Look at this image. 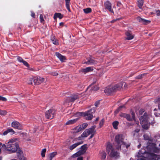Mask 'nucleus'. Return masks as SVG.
Listing matches in <instances>:
<instances>
[{
    "label": "nucleus",
    "instance_id": "nucleus-58",
    "mask_svg": "<svg viewBox=\"0 0 160 160\" xmlns=\"http://www.w3.org/2000/svg\"><path fill=\"white\" fill-rule=\"evenodd\" d=\"M83 138L81 136H80L78 138V140H81L82 139V138Z\"/></svg>",
    "mask_w": 160,
    "mask_h": 160
},
{
    "label": "nucleus",
    "instance_id": "nucleus-19",
    "mask_svg": "<svg viewBox=\"0 0 160 160\" xmlns=\"http://www.w3.org/2000/svg\"><path fill=\"white\" fill-rule=\"evenodd\" d=\"M17 60H18L21 62H22L23 64L26 67H27L28 68H29V64L28 63L26 62V61H24V60L23 59L19 57H18L17 58Z\"/></svg>",
    "mask_w": 160,
    "mask_h": 160
},
{
    "label": "nucleus",
    "instance_id": "nucleus-4",
    "mask_svg": "<svg viewBox=\"0 0 160 160\" xmlns=\"http://www.w3.org/2000/svg\"><path fill=\"white\" fill-rule=\"evenodd\" d=\"M124 82H120L114 86L110 85L106 88L104 90V92L107 94H110L112 92L120 89Z\"/></svg>",
    "mask_w": 160,
    "mask_h": 160
},
{
    "label": "nucleus",
    "instance_id": "nucleus-29",
    "mask_svg": "<svg viewBox=\"0 0 160 160\" xmlns=\"http://www.w3.org/2000/svg\"><path fill=\"white\" fill-rule=\"evenodd\" d=\"M63 17V15L60 13H55L54 15L53 18L54 19H56L57 18H58L61 19Z\"/></svg>",
    "mask_w": 160,
    "mask_h": 160
},
{
    "label": "nucleus",
    "instance_id": "nucleus-14",
    "mask_svg": "<svg viewBox=\"0 0 160 160\" xmlns=\"http://www.w3.org/2000/svg\"><path fill=\"white\" fill-rule=\"evenodd\" d=\"M143 0H137V5L140 9L139 10H138V11L141 12L143 10L142 8L143 4Z\"/></svg>",
    "mask_w": 160,
    "mask_h": 160
},
{
    "label": "nucleus",
    "instance_id": "nucleus-22",
    "mask_svg": "<svg viewBox=\"0 0 160 160\" xmlns=\"http://www.w3.org/2000/svg\"><path fill=\"white\" fill-rule=\"evenodd\" d=\"M55 55L59 60L62 62H63L66 59V58L64 56L62 55L59 52H56Z\"/></svg>",
    "mask_w": 160,
    "mask_h": 160
},
{
    "label": "nucleus",
    "instance_id": "nucleus-62",
    "mask_svg": "<svg viewBox=\"0 0 160 160\" xmlns=\"http://www.w3.org/2000/svg\"><path fill=\"white\" fill-rule=\"evenodd\" d=\"M2 159V157H0V160H1Z\"/></svg>",
    "mask_w": 160,
    "mask_h": 160
},
{
    "label": "nucleus",
    "instance_id": "nucleus-37",
    "mask_svg": "<svg viewBox=\"0 0 160 160\" xmlns=\"http://www.w3.org/2000/svg\"><path fill=\"white\" fill-rule=\"evenodd\" d=\"M88 125V124L87 123H84L80 125L81 127V128L82 130L85 129L87 127Z\"/></svg>",
    "mask_w": 160,
    "mask_h": 160
},
{
    "label": "nucleus",
    "instance_id": "nucleus-15",
    "mask_svg": "<svg viewBox=\"0 0 160 160\" xmlns=\"http://www.w3.org/2000/svg\"><path fill=\"white\" fill-rule=\"evenodd\" d=\"M81 97L80 95L75 94L72 95L70 98V100L68 101V102H73L76 99L79 98Z\"/></svg>",
    "mask_w": 160,
    "mask_h": 160
},
{
    "label": "nucleus",
    "instance_id": "nucleus-1",
    "mask_svg": "<svg viewBox=\"0 0 160 160\" xmlns=\"http://www.w3.org/2000/svg\"><path fill=\"white\" fill-rule=\"evenodd\" d=\"M2 148L5 149L6 150L10 152V153H13L16 152L19 148V145L17 142V139L13 138L9 140L6 145L3 144Z\"/></svg>",
    "mask_w": 160,
    "mask_h": 160
},
{
    "label": "nucleus",
    "instance_id": "nucleus-53",
    "mask_svg": "<svg viewBox=\"0 0 160 160\" xmlns=\"http://www.w3.org/2000/svg\"><path fill=\"white\" fill-rule=\"evenodd\" d=\"M77 160H83V158L82 157L80 156L78 158Z\"/></svg>",
    "mask_w": 160,
    "mask_h": 160
},
{
    "label": "nucleus",
    "instance_id": "nucleus-27",
    "mask_svg": "<svg viewBox=\"0 0 160 160\" xmlns=\"http://www.w3.org/2000/svg\"><path fill=\"white\" fill-rule=\"evenodd\" d=\"M93 70L92 67H88L82 70V72L85 73L88 72L92 71Z\"/></svg>",
    "mask_w": 160,
    "mask_h": 160
},
{
    "label": "nucleus",
    "instance_id": "nucleus-6",
    "mask_svg": "<svg viewBox=\"0 0 160 160\" xmlns=\"http://www.w3.org/2000/svg\"><path fill=\"white\" fill-rule=\"evenodd\" d=\"M139 120L142 128L146 129H148L149 123L148 121V117L147 113H144V115L139 118Z\"/></svg>",
    "mask_w": 160,
    "mask_h": 160
},
{
    "label": "nucleus",
    "instance_id": "nucleus-55",
    "mask_svg": "<svg viewBox=\"0 0 160 160\" xmlns=\"http://www.w3.org/2000/svg\"><path fill=\"white\" fill-rule=\"evenodd\" d=\"M95 134V133H93V134H91V135L90 136L89 138V139L92 138L93 137Z\"/></svg>",
    "mask_w": 160,
    "mask_h": 160
},
{
    "label": "nucleus",
    "instance_id": "nucleus-9",
    "mask_svg": "<svg viewBox=\"0 0 160 160\" xmlns=\"http://www.w3.org/2000/svg\"><path fill=\"white\" fill-rule=\"evenodd\" d=\"M55 111L53 109H50L45 112V117L48 119H52L55 116Z\"/></svg>",
    "mask_w": 160,
    "mask_h": 160
},
{
    "label": "nucleus",
    "instance_id": "nucleus-30",
    "mask_svg": "<svg viewBox=\"0 0 160 160\" xmlns=\"http://www.w3.org/2000/svg\"><path fill=\"white\" fill-rule=\"evenodd\" d=\"M89 135L87 130L86 129L81 135V137L83 138L87 137Z\"/></svg>",
    "mask_w": 160,
    "mask_h": 160
},
{
    "label": "nucleus",
    "instance_id": "nucleus-52",
    "mask_svg": "<svg viewBox=\"0 0 160 160\" xmlns=\"http://www.w3.org/2000/svg\"><path fill=\"white\" fill-rule=\"evenodd\" d=\"M99 103H100V102L99 101H97L95 103V106H96V107H97L98 106V105H99Z\"/></svg>",
    "mask_w": 160,
    "mask_h": 160
},
{
    "label": "nucleus",
    "instance_id": "nucleus-16",
    "mask_svg": "<svg viewBox=\"0 0 160 160\" xmlns=\"http://www.w3.org/2000/svg\"><path fill=\"white\" fill-rule=\"evenodd\" d=\"M83 143V141H81L79 142H77V143H76L70 146L69 147V149L72 151L74 148H75L77 147L78 146L82 144Z\"/></svg>",
    "mask_w": 160,
    "mask_h": 160
},
{
    "label": "nucleus",
    "instance_id": "nucleus-44",
    "mask_svg": "<svg viewBox=\"0 0 160 160\" xmlns=\"http://www.w3.org/2000/svg\"><path fill=\"white\" fill-rule=\"evenodd\" d=\"M40 19L41 22H43L44 21L43 15L42 14H40Z\"/></svg>",
    "mask_w": 160,
    "mask_h": 160
},
{
    "label": "nucleus",
    "instance_id": "nucleus-2",
    "mask_svg": "<svg viewBox=\"0 0 160 160\" xmlns=\"http://www.w3.org/2000/svg\"><path fill=\"white\" fill-rule=\"evenodd\" d=\"M124 136L122 134H118L115 136V141L117 144L116 146L117 149H121L122 147V149H124L125 148L127 149L130 146L129 144H127L124 141Z\"/></svg>",
    "mask_w": 160,
    "mask_h": 160
},
{
    "label": "nucleus",
    "instance_id": "nucleus-41",
    "mask_svg": "<svg viewBox=\"0 0 160 160\" xmlns=\"http://www.w3.org/2000/svg\"><path fill=\"white\" fill-rule=\"evenodd\" d=\"M7 112L5 110H0V115H5L6 114Z\"/></svg>",
    "mask_w": 160,
    "mask_h": 160
},
{
    "label": "nucleus",
    "instance_id": "nucleus-36",
    "mask_svg": "<svg viewBox=\"0 0 160 160\" xmlns=\"http://www.w3.org/2000/svg\"><path fill=\"white\" fill-rule=\"evenodd\" d=\"M84 12L86 13H88L92 11V9L90 8H87L83 9Z\"/></svg>",
    "mask_w": 160,
    "mask_h": 160
},
{
    "label": "nucleus",
    "instance_id": "nucleus-48",
    "mask_svg": "<svg viewBox=\"0 0 160 160\" xmlns=\"http://www.w3.org/2000/svg\"><path fill=\"white\" fill-rule=\"evenodd\" d=\"M144 112L143 109H141L139 111V114L140 115H142Z\"/></svg>",
    "mask_w": 160,
    "mask_h": 160
},
{
    "label": "nucleus",
    "instance_id": "nucleus-31",
    "mask_svg": "<svg viewBox=\"0 0 160 160\" xmlns=\"http://www.w3.org/2000/svg\"><path fill=\"white\" fill-rule=\"evenodd\" d=\"M51 40L53 44L57 45L59 44L58 41L57 39H55L54 37H52L51 38Z\"/></svg>",
    "mask_w": 160,
    "mask_h": 160
},
{
    "label": "nucleus",
    "instance_id": "nucleus-23",
    "mask_svg": "<svg viewBox=\"0 0 160 160\" xmlns=\"http://www.w3.org/2000/svg\"><path fill=\"white\" fill-rule=\"evenodd\" d=\"M99 154L101 160H103L106 158L107 154L105 151L103 150L100 151L99 152Z\"/></svg>",
    "mask_w": 160,
    "mask_h": 160
},
{
    "label": "nucleus",
    "instance_id": "nucleus-45",
    "mask_svg": "<svg viewBox=\"0 0 160 160\" xmlns=\"http://www.w3.org/2000/svg\"><path fill=\"white\" fill-rule=\"evenodd\" d=\"M127 114H126V113H121L120 114V116L121 117H123L124 118H126Z\"/></svg>",
    "mask_w": 160,
    "mask_h": 160
},
{
    "label": "nucleus",
    "instance_id": "nucleus-10",
    "mask_svg": "<svg viewBox=\"0 0 160 160\" xmlns=\"http://www.w3.org/2000/svg\"><path fill=\"white\" fill-rule=\"evenodd\" d=\"M11 126L13 128L18 130H21L22 129V125L18 122L17 121H14L11 123Z\"/></svg>",
    "mask_w": 160,
    "mask_h": 160
},
{
    "label": "nucleus",
    "instance_id": "nucleus-40",
    "mask_svg": "<svg viewBox=\"0 0 160 160\" xmlns=\"http://www.w3.org/2000/svg\"><path fill=\"white\" fill-rule=\"evenodd\" d=\"M46 151V149L44 148L42 150L41 152V155L42 157H44L45 156V153Z\"/></svg>",
    "mask_w": 160,
    "mask_h": 160
},
{
    "label": "nucleus",
    "instance_id": "nucleus-61",
    "mask_svg": "<svg viewBox=\"0 0 160 160\" xmlns=\"http://www.w3.org/2000/svg\"><path fill=\"white\" fill-rule=\"evenodd\" d=\"M99 119V118H97L96 119V121H98Z\"/></svg>",
    "mask_w": 160,
    "mask_h": 160
},
{
    "label": "nucleus",
    "instance_id": "nucleus-25",
    "mask_svg": "<svg viewBox=\"0 0 160 160\" xmlns=\"http://www.w3.org/2000/svg\"><path fill=\"white\" fill-rule=\"evenodd\" d=\"M95 128L96 126H93L91 128L88 129H87L89 135L91 134L95 133L96 131L95 130Z\"/></svg>",
    "mask_w": 160,
    "mask_h": 160
},
{
    "label": "nucleus",
    "instance_id": "nucleus-3",
    "mask_svg": "<svg viewBox=\"0 0 160 160\" xmlns=\"http://www.w3.org/2000/svg\"><path fill=\"white\" fill-rule=\"evenodd\" d=\"M106 151L109 153V155L112 158H117L119 156V154L118 152L114 149L112 144L109 142L107 143L106 146Z\"/></svg>",
    "mask_w": 160,
    "mask_h": 160
},
{
    "label": "nucleus",
    "instance_id": "nucleus-46",
    "mask_svg": "<svg viewBox=\"0 0 160 160\" xmlns=\"http://www.w3.org/2000/svg\"><path fill=\"white\" fill-rule=\"evenodd\" d=\"M104 120L103 119H102L100 121V123H99V125H100V127H102L103 126V123H104Z\"/></svg>",
    "mask_w": 160,
    "mask_h": 160
},
{
    "label": "nucleus",
    "instance_id": "nucleus-49",
    "mask_svg": "<svg viewBox=\"0 0 160 160\" xmlns=\"http://www.w3.org/2000/svg\"><path fill=\"white\" fill-rule=\"evenodd\" d=\"M144 139L145 140H148L149 139V137L146 135H144L143 136Z\"/></svg>",
    "mask_w": 160,
    "mask_h": 160
},
{
    "label": "nucleus",
    "instance_id": "nucleus-51",
    "mask_svg": "<svg viewBox=\"0 0 160 160\" xmlns=\"http://www.w3.org/2000/svg\"><path fill=\"white\" fill-rule=\"evenodd\" d=\"M144 75L143 74L139 75L138 76H137L136 78L137 79H141L142 77V76Z\"/></svg>",
    "mask_w": 160,
    "mask_h": 160
},
{
    "label": "nucleus",
    "instance_id": "nucleus-35",
    "mask_svg": "<svg viewBox=\"0 0 160 160\" xmlns=\"http://www.w3.org/2000/svg\"><path fill=\"white\" fill-rule=\"evenodd\" d=\"M57 153V152H56L51 153L49 155V160H52V158L56 155Z\"/></svg>",
    "mask_w": 160,
    "mask_h": 160
},
{
    "label": "nucleus",
    "instance_id": "nucleus-5",
    "mask_svg": "<svg viewBox=\"0 0 160 160\" xmlns=\"http://www.w3.org/2000/svg\"><path fill=\"white\" fill-rule=\"evenodd\" d=\"M95 111V108L91 109L84 112H78L76 113L75 115L79 117L78 118H79L80 116H83L85 117L86 119L90 120L93 117L92 114L94 113Z\"/></svg>",
    "mask_w": 160,
    "mask_h": 160
},
{
    "label": "nucleus",
    "instance_id": "nucleus-32",
    "mask_svg": "<svg viewBox=\"0 0 160 160\" xmlns=\"http://www.w3.org/2000/svg\"><path fill=\"white\" fill-rule=\"evenodd\" d=\"M119 124L118 122L117 121H114L113 123H112V126L113 127V128L115 129H118V126Z\"/></svg>",
    "mask_w": 160,
    "mask_h": 160
},
{
    "label": "nucleus",
    "instance_id": "nucleus-54",
    "mask_svg": "<svg viewBox=\"0 0 160 160\" xmlns=\"http://www.w3.org/2000/svg\"><path fill=\"white\" fill-rule=\"evenodd\" d=\"M31 12V15L32 17L33 18H35V13L32 11Z\"/></svg>",
    "mask_w": 160,
    "mask_h": 160
},
{
    "label": "nucleus",
    "instance_id": "nucleus-7",
    "mask_svg": "<svg viewBox=\"0 0 160 160\" xmlns=\"http://www.w3.org/2000/svg\"><path fill=\"white\" fill-rule=\"evenodd\" d=\"M150 153L146 152L144 149H142L139 150L137 155L138 159L146 160V158L149 157Z\"/></svg>",
    "mask_w": 160,
    "mask_h": 160
},
{
    "label": "nucleus",
    "instance_id": "nucleus-20",
    "mask_svg": "<svg viewBox=\"0 0 160 160\" xmlns=\"http://www.w3.org/2000/svg\"><path fill=\"white\" fill-rule=\"evenodd\" d=\"M132 117L131 118L129 114H128L125 118H126V119L128 121H131L132 120H134V121H135V116L134 112H132Z\"/></svg>",
    "mask_w": 160,
    "mask_h": 160
},
{
    "label": "nucleus",
    "instance_id": "nucleus-38",
    "mask_svg": "<svg viewBox=\"0 0 160 160\" xmlns=\"http://www.w3.org/2000/svg\"><path fill=\"white\" fill-rule=\"evenodd\" d=\"M125 106L124 105H122L121 106H120L115 111V113L116 114L122 108H124Z\"/></svg>",
    "mask_w": 160,
    "mask_h": 160
},
{
    "label": "nucleus",
    "instance_id": "nucleus-11",
    "mask_svg": "<svg viewBox=\"0 0 160 160\" xmlns=\"http://www.w3.org/2000/svg\"><path fill=\"white\" fill-rule=\"evenodd\" d=\"M104 6L106 9H108L110 12L114 13L111 7V3L109 1H107L105 2L104 3Z\"/></svg>",
    "mask_w": 160,
    "mask_h": 160
},
{
    "label": "nucleus",
    "instance_id": "nucleus-33",
    "mask_svg": "<svg viewBox=\"0 0 160 160\" xmlns=\"http://www.w3.org/2000/svg\"><path fill=\"white\" fill-rule=\"evenodd\" d=\"M70 1V0H65L66 7L69 12H70L69 6Z\"/></svg>",
    "mask_w": 160,
    "mask_h": 160
},
{
    "label": "nucleus",
    "instance_id": "nucleus-47",
    "mask_svg": "<svg viewBox=\"0 0 160 160\" xmlns=\"http://www.w3.org/2000/svg\"><path fill=\"white\" fill-rule=\"evenodd\" d=\"M0 100H2L3 101H6L7 99L5 97H2V96H0Z\"/></svg>",
    "mask_w": 160,
    "mask_h": 160
},
{
    "label": "nucleus",
    "instance_id": "nucleus-12",
    "mask_svg": "<svg viewBox=\"0 0 160 160\" xmlns=\"http://www.w3.org/2000/svg\"><path fill=\"white\" fill-rule=\"evenodd\" d=\"M44 79L41 77L34 78L33 79V81L35 84L38 85L44 81Z\"/></svg>",
    "mask_w": 160,
    "mask_h": 160
},
{
    "label": "nucleus",
    "instance_id": "nucleus-24",
    "mask_svg": "<svg viewBox=\"0 0 160 160\" xmlns=\"http://www.w3.org/2000/svg\"><path fill=\"white\" fill-rule=\"evenodd\" d=\"M79 119V118H76L73 120H69L66 122V125H71L75 123Z\"/></svg>",
    "mask_w": 160,
    "mask_h": 160
},
{
    "label": "nucleus",
    "instance_id": "nucleus-63",
    "mask_svg": "<svg viewBox=\"0 0 160 160\" xmlns=\"http://www.w3.org/2000/svg\"><path fill=\"white\" fill-rule=\"evenodd\" d=\"M151 14H152L153 13L152 12H151Z\"/></svg>",
    "mask_w": 160,
    "mask_h": 160
},
{
    "label": "nucleus",
    "instance_id": "nucleus-64",
    "mask_svg": "<svg viewBox=\"0 0 160 160\" xmlns=\"http://www.w3.org/2000/svg\"><path fill=\"white\" fill-rule=\"evenodd\" d=\"M28 84H32V82H31V83H28Z\"/></svg>",
    "mask_w": 160,
    "mask_h": 160
},
{
    "label": "nucleus",
    "instance_id": "nucleus-26",
    "mask_svg": "<svg viewBox=\"0 0 160 160\" xmlns=\"http://www.w3.org/2000/svg\"><path fill=\"white\" fill-rule=\"evenodd\" d=\"M9 132H11V134H13L15 133V132L12 128H9L5 131L3 133L4 135H6Z\"/></svg>",
    "mask_w": 160,
    "mask_h": 160
},
{
    "label": "nucleus",
    "instance_id": "nucleus-50",
    "mask_svg": "<svg viewBox=\"0 0 160 160\" xmlns=\"http://www.w3.org/2000/svg\"><path fill=\"white\" fill-rule=\"evenodd\" d=\"M157 15L158 16H160V10H158L156 11Z\"/></svg>",
    "mask_w": 160,
    "mask_h": 160
},
{
    "label": "nucleus",
    "instance_id": "nucleus-8",
    "mask_svg": "<svg viewBox=\"0 0 160 160\" xmlns=\"http://www.w3.org/2000/svg\"><path fill=\"white\" fill-rule=\"evenodd\" d=\"M86 150V145H82L81 147V150H79L72 155V158H75L77 157H78L80 155L83 154L85 152Z\"/></svg>",
    "mask_w": 160,
    "mask_h": 160
},
{
    "label": "nucleus",
    "instance_id": "nucleus-60",
    "mask_svg": "<svg viewBox=\"0 0 160 160\" xmlns=\"http://www.w3.org/2000/svg\"><path fill=\"white\" fill-rule=\"evenodd\" d=\"M21 160H26V159L24 157H22L21 159Z\"/></svg>",
    "mask_w": 160,
    "mask_h": 160
},
{
    "label": "nucleus",
    "instance_id": "nucleus-42",
    "mask_svg": "<svg viewBox=\"0 0 160 160\" xmlns=\"http://www.w3.org/2000/svg\"><path fill=\"white\" fill-rule=\"evenodd\" d=\"M139 131H140V129H138V128H137L136 129H135L133 132V136H135V133L136 132L137 133H138L139 132Z\"/></svg>",
    "mask_w": 160,
    "mask_h": 160
},
{
    "label": "nucleus",
    "instance_id": "nucleus-17",
    "mask_svg": "<svg viewBox=\"0 0 160 160\" xmlns=\"http://www.w3.org/2000/svg\"><path fill=\"white\" fill-rule=\"evenodd\" d=\"M87 90L90 89L92 92H94L98 90L99 89V87L97 85L93 86L91 85L87 88Z\"/></svg>",
    "mask_w": 160,
    "mask_h": 160
},
{
    "label": "nucleus",
    "instance_id": "nucleus-39",
    "mask_svg": "<svg viewBox=\"0 0 160 160\" xmlns=\"http://www.w3.org/2000/svg\"><path fill=\"white\" fill-rule=\"evenodd\" d=\"M150 21L149 20H147L143 19L142 23L143 24H147L150 23Z\"/></svg>",
    "mask_w": 160,
    "mask_h": 160
},
{
    "label": "nucleus",
    "instance_id": "nucleus-59",
    "mask_svg": "<svg viewBox=\"0 0 160 160\" xmlns=\"http://www.w3.org/2000/svg\"><path fill=\"white\" fill-rule=\"evenodd\" d=\"M64 23L63 22H60V23H59V24H60V26H61V25H63Z\"/></svg>",
    "mask_w": 160,
    "mask_h": 160
},
{
    "label": "nucleus",
    "instance_id": "nucleus-18",
    "mask_svg": "<svg viewBox=\"0 0 160 160\" xmlns=\"http://www.w3.org/2000/svg\"><path fill=\"white\" fill-rule=\"evenodd\" d=\"M127 36L126 39L127 40H131L133 38L134 36L132 35L130 31H127L125 33Z\"/></svg>",
    "mask_w": 160,
    "mask_h": 160
},
{
    "label": "nucleus",
    "instance_id": "nucleus-21",
    "mask_svg": "<svg viewBox=\"0 0 160 160\" xmlns=\"http://www.w3.org/2000/svg\"><path fill=\"white\" fill-rule=\"evenodd\" d=\"M55 55L59 60L62 62H63L66 59V58L64 56L62 55L59 52H56Z\"/></svg>",
    "mask_w": 160,
    "mask_h": 160
},
{
    "label": "nucleus",
    "instance_id": "nucleus-34",
    "mask_svg": "<svg viewBox=\"0 0 160 160\" xmlns=\"http://www.w3.org/2000/svg\"><path fill=\"white\" fill-rule=\"evenodd\" d=\"M155 103L157 104L158 108L160 109V96L158 97L155 100Z\"/></svg>",
    "mask_w": 160,
    "mask_h": 160
},
{
    "label": "nucleus",
    "instance_id": "nucleus-28",
    "mask_svg": "<svg viewBox=\"0 0 160 160\" xmlns=\"http://www.w3.org/2000/svg\"><path fill=\"white\" fill-rule=\"evenodd\" d=\"M82 130V129L81 128V127L80 125H79L76 127L73 130V133H77L79 132H80Z\"/></svg>",
    "mask_w": 160,
    "mask_h": 160
},
{
    "label": "nucleus",
    "instance_id": "nucleus-57",
    "mask_svg": "<svg viewBox=\"0 0 160 160\" xmlns=\"http://www.w3.org/2000/svg\"><path fill=\"white\" fill-rule=\"evenodd\" d=\"M119 20V19H117L113 20H112V21H111V22L112 23L116 21V20Z\"/></svg>",
    "mask_w": 160,
    "mask_h": 160
},
{
    "label": "nucleus",
    "instance_id": "nucleus-13",
    "mask_svg": "<svg viewBox=\"0 0 160 160\" xmlns=\"http://www.w3.org/2000/svg\"><path fill=\"white\" fill-rule=\"evenodd\" d=\"M87 61L86 62H84V63H86L88 64H96L97 62L92 57H90L87 59Z\"/></svg>",
    "mask_w": 160,
    "mask_h": 160
},
{
    "label": "nucleus",
    "instance_id": "nucleus-43",
    "mask_svg": "<svg viewBox=\"0 0 160 160\" xmlns=\"http://www.w3.org/2000/svg\"><path fill=\"white\" fill-rule=\"evenodd\" d=\"M136 19L138 21H139V22L142 23L143 18H141L138 17Z\"/></svg>",
    "mask_w": 160,
    "mask_h": 160
},
{
    "label": "nucleus",
    "instance_id": "nucleus-56",
    "mask_svg": "<svg viewBox=\"0 0 160 160\" xmlns=\"http://www.w3.org/2000/svg\"><path fill=\"white\" fill-rule=\"evenodd\" d=\"M53 76H56L58 75V74L57 72H55L53 73Z\"/></svg>",
    "mask_w": 160,
    "mask_h": 160
}]
</instances>
